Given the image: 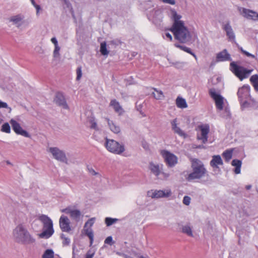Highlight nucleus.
<instances>
[{"mask_svg": "<svg viewBox=\"0 0 258 258\" xmlns=\"http://www.w3.org/2000/svg\"><path fill=\"white\" fill-rule=\"evenodd\" d=\"M38 219L43 223V229L42 232L37 235L40 238H49L54 233L52 221L48 216L43 214L39 216Z\"/></svg>", "mask_w": 258, "mask_h": 258, "instance_id": "f257e3e1", "label": "nucleus"}, {"mask_svg": "<svg viewBox=\"0 0 258 258\" xmlns=\"http://www.w3.org/2000/svg\"><path fill=\"white\" fill-rule=\"evenodd\" d=\"M170 31L174 34L175 39L181 43H186L190 41L191 36L187 28L182 25H178L176 24L172 26Z\"/></svg>", "mask_w": 258, "mask_h": 258, "instance_id": "f03ea898", "label": "nucleus"}, {"mask_svg": "<svg viewBox=\"0 0 258 258\" xmlns=\"http://www.w3.org/2000/svg\"><path fill=\"white\" fill-rule=\"evenodd\" d=\"M191 168L192 172L188 174V180L200 179L204 177L207 172L203 162L197 159H192Z\"/></svg>", "mask_w": 258, "mask_h": 258, "instance_id": "7ed1b4c3", "label": "nucleus"}, {"mask_svg": "<svg viewBox=\"0 0 258 258\" xmlns=\"http://www.w3.org/2000/svg\"><path fill=\"white\" fill-rule=\"evenodd\" d=\"M17 242H35V238L22 224H19L13 231Z\"/></svg>", "mask_w": 258, "mask_h": 258, "instance_id": "20e7f679", "label": "nucleus"}, {"mask_svg": "<svg viewBox=\"0 0 258 258\" xmlns=\"http://www.w3.org/2000/svg\"><path fill=\"white\" fill-rule=\"evenodd\" d=\"M239 61H232L230 64V70L240 80L247 78L253 70H248L240 65Z\"/></svg>", "mask_w": 258, "mask_h": 258, "instance_id": "39448f33", "label": "nucleus"}, {"mask_svg": "<svg viewBox=\"0 0 258 258\" xmlns=\"http://www.w3.org/2000/svg\"><path fill=\"white\" fill-rule=\"evenodd\" d=\"M105 146L108 151L115 154H121L125 150L123 144H120L113 139H108L107 138L105 139Z\"/></svg>", "mask_w": 258, "mask_h": 258, "instance_id": "423d86ee", "label": "nucleus"}, {"mask_svg": "<svg viewBox=\"0 0 258 258\" xmlns=\"http://www.w3.org/2000/svg\"><path fill=\"white\" fill-rule=\"evenodd\" d=\"M250 88L248 85H244L238 89L237 95L242 107H247L248 106V100L250 98Z\"/></svg>", "mask_w": 258, "mask_h": 258, "instance_id": "0eeeda50", "label": "nucleus"}, {"mask_svg": "<svg viewBox=\"0 0 258 258\" xmlns=\"http://www.w3.org/2000/svg\"><path fill=\"white\" fill-rule=\"evenodd\" d=\"M209 94L214 100L217 109L219 110H223L224 98L220 94L217 93L214 88L209 90Z\"/></svg>", "mask_w": 258, "mask_h": 258, "instance_id": "6e6552de", "label": "nucleus"}, {"mask_svg": "<svg viewBox=\"0 0 258 258\" xmlns=\"http://www.w3.org/2000/svg\"><path fill=\"white\" fill-rule=\"evenodd\" d=\"M171 195L170 189L157 190L152 189L147 192V195L149 197L154 199H159L162 198H168Z\"/></svg>", "mask_w": 258, "mask_h": 258, "instance_id": "1a4fd4ad", "label": "nucleus"}, {"mask_svg": "<svg viewBox=\"0 0 258 258\" xmlns=\"http://www.w3.org/2000/svg\"><path fill=\"white\" fill-rule=\"evenodd\" d=\"M49 150L54 159L65 163H68V159L64 151L60 150L57 147H51Z\"/></svg>", "mask_w": 258, "mask_h": 258, "instance_id": "9d476101", "label": "nucleus"}, {"mask_svg": "<svg viewBox=\"0 0 258 258\" xmlns=\"http://www.w3.org/2000/svg\"><path fill=\"white\" fill-rule=\"evenodd\" d=\"M10 122L12 125L13 130L17 135H21L26 138H31L29 133L22 128L20 124L14 119H11Z\"/></svg>", "mask_w": 258, "mask_h": 258, "instance_id": "9b49d317", "label": "nucleus"}, {"mask_svg": "<svg viewBox=\"0 0 258 258\" xmlns=\"http://www.w3.org/2000/svg\"><path fill=\"white\" fill-rule=\"evenodd\" d=\"M53 102L57 106L61 107L63 109H68L69 108L64 95L62 92L58 91L55 93Z\"/></svg>", "mask_w": 258, "mask_h": 258, "instance_id": "f8f14e48", "label": "nucleus"}, {"mask_svg": "<svg viewBox=\"0 0 258 258\" xmlns=\"http://www.w3.org/2000/svg\"><path fill=\"white\" fill-rule=\"evenodd\" d=\"M162 155L169 167H172L177 164V158L173 154L164 150L162 152Z\"/></svg>", "mask_w": 258, "mask_h": 258, "instance_id": "ddd939ff", "label": "nucleus"}, {"mask_svg": "<svg viewBox=\"0 0 258 258\" xmlns=\"http://www.w3.org/2000/svg\"><path fill=\"white\" fill-rule=\"evenodd\" d=\"M238 10L240 14L246 19L253 21L258 20V13L256 12L243 8H239Z\"/></svg>", "mask_w": 258, "mask_h": 258, "instance_id": "4468645a", "label": "nucleus"}, {"mask_svg": "<svg viewBox=\"0 0 258 258\" xmlns=\"http://www.w3.org/2000/svg\"><path fill=\"white\" fill-rule=\"evenodd\" d=\"M146 10L148 11L150 17H156L161 13V11L150 1L146 2Z\"/></svg>", "mask_w": 258, "mask_h": 258, "instance_id": "2eb2a0df", "label": "nucleus"}, {"mask_svg": "<svg viewBox=\"0 0 258 258\" xmlns=\"http://www.w3.org/2000/svg\"><path fill=\"white\" fill-rule=\"evenodd\" d=\"M59 226L63 232H69L71 230L70 222L69 218L62 215L59 219Z\"/></svg>", "mask_w": 258, "mask_h": 258, "instance_id": "dca6fc26", "label": "nucleus"}, {"mask_svg": "<svg viewBox=\"0 0 258 258\" xmlns=\"http://www.w3.org/2000/svg\"><path fill=\"white\" fill-rule=\"evenodd\" d=\"M150 95L157 100H162L164 98V95L162 91L158 90L154 88H148L147 89H146V95Z\"/></svg>", "mask_w": 258, "mask_h": 258, "instance_id": "f3484780", "label": "nucleus"}, {"mask_svg": "<svg viewBox=\"0 0 258 258\" xmlns=\"http://www.w3.org/2000/svg\"><path fill=\"white\" fill-rule=\"evenodd\" d=\"M223 29L225 31L227 36L230 41H235V36L229 22L223 24Z\"/></svg>", "mask_w": 258, "mask_h": 258, "instance_id": "a211bd4d", "label": "nucleus"}, {"mask_svg": "<svg viewBox=\"0 0 258 258\" xmlns=\"http://www.w3.org/2000/svg\"><path fill=\"white\" fill-rule=\"evenodd\" d=\"M109 105L113 107L115 112L117 113L119 115H121L124 113V111L122 107L119 104L118 101L116 99H112L110 101Z\"/></svg>", "mask_w": 258, "mask_h": 258, "instance_id": "6ab92c4d", "label": "nucleus"}, {"mask_svg": "<svg viewBox=\"0 0 258 258\" xmlns=\"http://www.w3.org/2000/svg\"><path fill=\"white\" fill-rule=\"evenodd\" d=\"M201 136H198L197 139L202 141L203 144H205L208 140V134L209 132V127L208 126L201 127Z\"/></svg>", "mask_w": 258, "mask_h": 258, "instance_id": "aec40b11", "label": "nucleus"}, {"mask_svg": "<svg viewBox=\"0 0 258 258\" xmlns=\"http://www.w3.org/2000/svg\"><path fill=\"white\" fill-rule=\"evenodd\" d=\"M162 165L155 164L153 163H150L149 165V169L151 171L152 173H153L158 178L162 179V177H159L158 176L160 175L162 170Z\"/></svg>", "mask_w": 258, "mask_h": 258, "instance_id": "412c9836", "label": "nucleus"}, {"mask_svg": "<svg viewBox=\"0 0 258 258\" xmlns=\"http://www.w3.org/2000/svg\"><path fill=\"white\" fill-rule=\"evenodd\" d=\"M217 61H223L226 60H231L230 55L228 53L226 49L223 50L217 54L216 57Z\"/></svg>", "mask_w": 258, "mask_h": 258, "instance_id": "4be33fe9", "label": "nucleus"}, {"mask_svg": "<svg viewBox=\"0 0 258 258\" xmlns=\"http://www.w3.org/2000/svg\"><path fill=\"white\" fill-rule=\"evenodd\" d=\"M223 164V161L220 155H214L212 157V159L210 161V164L213 168H218V165H222Z\"/></svg>", "mask_w": 258, "mask_h": 258, "instance_id": "5701e85b", "label": "nucleus"}, {"mask_svg": "<svg viewBox=\"0 0 258 258\" xmlns=\"http://www.w3.org/2000/svg\"><path fill=\"white\" fill-rule=\"evenodd\" d=\"M176 121L177 120L175 118L172 120V121L171 122L172 130L174 131L175 133L178 134L179 136L185 137V134L179 127L177 126Z\"/></svg>", "mask_w": 258, "mask_h": 258, "instance_id": "b1692460", "label": "nucleus"}, {"mask_svg": "<svg viewBox=\"0 0 258 258\" xmlns=\"http://www.w3.org/2000/svg\"><path fill=\"white\" fill-rule=\"evenodd\" d=\"M171 14L172 18L174 20V23L172 26H174L176 24L178 25H182L184 24V22L182 21H180V19L181 18V16L176 13V12L174 10H171Z\"/></svg>", "mask_w": 258, "mask_h": 258, "instance_id": "393cba45", "label": "nucleus"}, {"mask_svg": "<svg viewBox=\"0 0 258 258\" xmlns=\"http://www.w3.org/2000/svg\"><path fill=\"white\" fill-rule=\"evenodd\" d=\"M231 165L235 167L234 170V173L235 174H239L240 173L241 167L242 165L241 161L238 159H234L231 162Z\"/></svg>", "mask_w": 258, "mask_h": 258, "instance_id": "a878e982", "label": "nucleus"}, {"mask_svg": "<svg viewBox=\"0 0 258 258\" xmlns=\"http://www.w3.org/2000/svg\"><path fill=\"white\" fill-rule=\"evenodd\" d=\"M108 124L111 131L115 134H118L120 132V129L119 126L116 125L113 121L107 119Z\"/></svg>", "mask_w": 258, "mask_h": 258, "instance_id": "bb28decb", "label": "nucleus"}, {"mask_svg": "<svg viewBox=\"0 0 258 258\" xmlns=\"http://www.w3.org/2000/svg\"><path fill=\"white\" fill-rule=\"evenodd\" d=\"M145 102V101H144L143 102H141L140 101H138L136 103V108L137 110L139 111L143 116H145V109L144 106Z\"/></svg>", "mask_w": 258, "mask_h": 258, "instance_id": "cd10ccee", "label": "nucleus"}, {"mask_svg": "<svg viewBox=\"0 0 258 258\" xmlns=\"http://www.w3.org/2000/svg\"><path fill=\"white\" fill-rule=\"evenodd\" d=\"M176 104L177 106L180 108H185L187 107L185 100L180 97L176 98Z\"/></svg>", "mask_w": 258, "mask_h": 258, "instance_id": "c85d7f7f", "label": "nucleus"}, {"mask_svg": "<svg viewBox=\"0 0 258 258\" xmlns=\"http://www.w3.org/2000/svg\"><path fill=\"white\" fill-rule=\"evenodd\" d=\"M23 18L21 17L20 15H17L14 16H12L10 18V21L12 22L15 24H17V26L19 27L21 25V24H19Z\"/></svg>", "mask_w": 258, "mask_h": 258, "instance_id": "c756f323", "label": "nucleus"}, {"mask_svg": "<svg viewBox=\"0 0 258 258\" xmlns=\"http://www.w3.org/2000/svg\"><path fill=\"white\" fill-rule=\"evenodd\" d=\"M250 81L253 86L255 90L258 91V75H252L250 78Z\"/></svg>", "mask_w": 258, "mask_h": 258, "instance_id": "7c9ffc66", "label": "nucleus"}, {"mask_svg": "<svg viewBox=\"0 0 258 258\" xmlns=\"http://www.w3.org/2000/svg\"><path fill=\"white\" fill-rule=\"evenodd\" d=\"M100 52L103 56H107L108 54L109 51L107 49L106 43L105 41L101 43Z\"/></svg>", "mask_w": 258, "mask_h": 258, "instance_id": "2f4dec72", "label": "nucleus"}, {"mask_svg": "<svg viewBox=\"0 0 258 258\" xmlns=\"http://www.w3.org/2000/svg\"><path fill=\"white\" fill-rule=\"evenodd\" d=\"M119 219L111 217H106L104 220L105 223L107 227H109L118 221Z\"/></svg>", "mask_w": 258, "mask_h": 258, "instance_id": "473e14b6", "label": "nucleus"}, {"mask_svg": "<svg viewBox=\"0 0 258 258\" xmlns=\"http://www.w3.org/2000/svg\"><path fill=\"white\" fill-rule=\"evenodd\" d=\"M42 258H54V252L51 249H46L42 255Z\"/></svg>", "mask_w": 258, "mask_h": 258, "instance_id": "72a5a7b5", "label": "nucleus"}, {"mask_svg": "<svg viewBox=\"0 0 258 258\" xmlns=\"http://www.w3.org/2000/svg\"><path fill=\"white\" fill-rule=\"evenodd\" d=\"M70 215L73 219L78 221L81 216V212L79 210H73Z\"/></svg>", "mask_w": 258, "mask_h": 258, "instance_id": "f704fd0d", "label": "nucleus"}, {"mask_svg": "<svg viewBox=\"0 0 258 258\" xmlns=\"http://www.w3.org/2000/svg\"><path fill=\"white\" fill-rule=\"evenodd\" d=\"M222 156L226 162H229L232 157V151L226 150L223 153Z\"/></svg>", "mask_w": 258, "mask_h": 258, "instance_id": "c9c22d12", "label": "nucleus"}, {"mask_svg": "<svg viewBox=\"0 0 258 258\" xmlns=\"http://www.w3.org/2000/svg\"><path fill=\"white\" fill-rule=\"evenodd\" d=\"M84 230L85 232V234L89 238L90 242H93L94 241V234L91 228H84Z\"/></svg>", "mask_w": 258, "mask_h": 258, "instance_id": "e433bc0d", "label": "nucleus"}, {"mask_svg": "<svg viewBox=\"0 0 258 258\" xmlns=\"http://www.w3.org/2000/svg\"><path fill=\"white\" fill-rule=\"evenodd\" d=\"M175 46L177 47L180 48L181 50L191 54L192 56H194L196 59H197L196 55L191 51V49L185 46H182L180 45H175Z\"/></svg>", "mask_w": 258, "mask_h": 258, "instance_id": "4c0bfd02", "label": "nucleus"}, {"mask_svg": "<svg viewBox=\"0 0 258 258\" xmlns=\"http://www.w3.org/2000/svg\"><path fill=\"white\" fill-rule=\"evenodd\" d=\"M182 231L183 233L186 234L187 235L192 236V232L191 227L188 225H185L182 227Z\"/></svg>", "mask_w": 258, "mask_h": 258, "instance_id": "58836bf2", "label": "nucleus"}, {"mask_svg": "<svg viewBox=\"0 0 258 258\" xmlns=\"http://www.w3.org/2000/svg\"><path fill=\"white\" fill-rule=\"evenodd\" d=\"M1 131L7 134L11 133V126L8 122H5L2 125Z\"/></svg>", "mask_w": 258, "mask_h": 258, "instance_id": "ea45409f", "label": "nucleus"}, {"mask_svg": "<svg viewBox=\"0 0 258 258\" xmlns=\"http://www.w3.org/2000/svg\"><path fill=\"white\" fill-rule=\"evenodd\" d=\"M96 252L94 248H91L85 254V258H93Z\"/></svg>", "mask_w": 258, "mask_h": 258, "instance_id": "a19ab883", "label": "nucleus"}, {"mask_svg": "<svg viewBox=\"0 0 258 258\" xmlns=\"http://www.w3.org/2000/svg\"><path fill=\"white\" fill-rule=\"evenodd\" d=\"M221 116L226 119L230 118V110L228 108H225L224 110V112L221 114Z\"/></svg>", "mask_w": 258, "mask_h": 258, "instance_id": "79ce46f5", "label": "nucleus"}, {"mask_svg": "<svg viewBox=\"0 0 258 258\" xmlns=\"http://www.w3.org/2000/svg\"><path fill=\"white\" fill-rule=\"evenodd\" d=\"M76 73H77L76 80L79 81L80 80V79L81 78L82 76L81 67H79L77 68V70H76Z\"/></svg>", "mask_w": 258, "mask_h": 258, "instance_id": "37998d69", "label": "nucleus"}, {"mask_svg": "<svg viewBox=\"0 0 258 258\" xmlns=\"http://www.w3.org/2000/svg\"><path fill=\"white\" fill-rule=\"evenodd\" d=\"M95 218H92L89 219L85 224L84 228H86L87 226L90 227H92L94 223Z\"/></svg>", "mask_w": 258, "mask_h": 258, "instance_id": "c03bdc74", "label": "nucleus"}, {"mask_svg": "<svg viewBox=\"0 0 258 258\" xmlns=\"http://www.w3.org/2000/svg\"><path fill=\"white\" fill-rule=\"evenodd\" d=\"M172 65L174 66L177 69H182L184 65V63L183 62L176 61L175 62H172Z\"/></svg>", "mask_w": 258, "mask_h": 258, "instance_id": "a18cd8bd", "label": "nucleus"}, {"mask_svg": "<svg viewBox=\"0 0 258 258\" xmlns=\"http://www.w3.org/2000/svg\"><path fill=\"white\" fill-rule=\"evenodd\" d=\"M191 199L188 196H184L183 199V203L186 206H188L190 204Z\"/></svg>", "mask_w": 258, "mask_h": 258, "instance_id": "49530a36", "label": "nucleus"}, {"mask_svg": "<svg viewBox=\"0 0 258 258\" xmlns=\"http://www.w3.org/2000/svg\"><path fill=\"white\" fill-rule=\"evenodd\" d=\"M59 50H60V47L58 46V45L55 46L54 50L53 51L54 57H57V55H59Z\"/></svg>", "mask_w": 258, "mask_h": 258, "instance_id": "de8ad7c7", "label": "nucleus"}, {"mask_svg": "<svg viewBox=\"0 0 258 258\" xmlns=\"http://www.w3.org/2000/svg\"><path fill=\"white\" fill-rule=\"evenodd\" d=\"M60 238L63 241V242H70V239L68 237H66V235L61 233L60 234Z\"/></svg>", "mask_w": 258, "mask_h": 258, "instance_id": "09e8293b", "label": "nucleus"}, {"mask_svg": "<svg viewBox=\"0 0 258 258\" xmlns=\"http://www.w3.org/2000/svg\"><path fill=\"white\" fill-rule=\"evenodd\" d=\"M73 210H72L71 208L68 207V208H66L62 210L61 212L65 213L66 214H70L71 215Z\"/></svg>", "mask_w": 258, "mask_h": 258, "instance_id": "8fccbe9b", "label": "nucleus"}, {"mask_svg": "<svg viewBox=\"0 0 258 258\" xmlns=\"http://www.w3.org/2000/svg\"><path fill=\"white\" fill-rule=\"evenodd\" d=\"M88 169L89 173L93 175H97L99 174V173L96 172L92 167H88Z\"/></svg>", "mask_w": 258, "mask_h": 258, "instance_id": "3c124183", "label": "nucleus"}, {"mask_svg": "<svg viewBox=\"0 0 258 258\" xmlns=\"http://www.w3.org/2000/svg\"><path fill=\"white\" fill-rule=\"evenodd\" d=\"M8 108V105L6 102H3L0 100V108Z\"/></svg>", "mask_w": 258, "mask_h": 258, "instance_id": "603ef678", "label": "nucleus"}, {"mask_svg": "<svg viewBox=\"0 0 258 258\" xmlns=\"http://www.w3.org/2000/svg\"><path fill=\"white\" fill-rule=\"evenodd\" d=\"M90 123L91 124V128L96 129L97 128V123L95 121H94L93 120H90Z\"/></svg>", "mask_w": 258, "mask_h": 258, "instance_id": "864d4df0", "label": "nucleus"}, {"mask_svg": "<svg viewBox=\"0 0 258 258\" xmlns=\"http://www.w3.org/2000/svg\"><path fill=\"white\" fill-rule=\"evenodd\" d=\"M36 10V15L38 16L39 15V11L41 10V7L40 5L36 4L34 6Z\"/></svg>", "mask_w": 258, "mask_h": 258, "instance_id": "5fc2aeb1", "label": "nucleus"}, {"mask_svg": "<svg viewBox=\"0 0 258 258\" xmlns=\"http://www.w3.org/2000/svg\"><path fill=\"white\" fill-rule=\"evenodd\" d=\"M78 250L76 248V245L74 244L73 246V258H75V254H76V252H78Z\"/></svg>", "mask_w": 258, "mask_h": 258, "instance_id": "6e6d98bb", "label": "nucleus"}, {"mask_svg": "<svg viewBox=\"0 0 258 258\" xmlns=\"http://www.w3.org/2000/svg\"><path fill=\"white\" fill-rule=\"evenodd\" d=\"M51 41L52 42V43L54 44V46L58 45V42H57V39H56V38L55 37H52L51 39Z\"/></svg>", "mask_w": 258, "mask_h": 258, "instance_id": "4d7b16f0", "label": "nucleus"}, {"mask_svg": "<svg viewBox=\"0 0 258 258\" xmlns=\"http://www.w3.org/2000/svg\"><path fill=\"white\" fill-rule=\"evenodd\" d=\"M243 54H245V55H246L248 57H251L252 58H254L255 57V56L254 55L249 53L248 52H247L246 51H243Z\"/></svg>", "mask_w": 258, "mask_h": 258, "instance_id": "13d9d810", "label": "nucleus"}, {"mask_svg": "<svg viewBox=\"0 0 258 258\" xmlns=\"http://www.w3.org/2000/svg\"><path fill=\"white\" fill-rule=\"evenodd\" d=\"M118 44H119V41H116V40H111L109 42V44H111V45L116 46V45H118Z\"/></svg>", "mask_w": 258, "mask_h": 258, "instance_id": "bf43d9fd", "label": "nucleus"}, {"mask_svg": "<svg viewBox=\"0 0 258 258\" xmlns=\"http://www.w3.org/2000/svg\"><path fill=\"white\" fill-rule=\"evenodd\" d=\"M104 242H114L111 236H108L105 240Z\"/></svg>", "mask_w": 258, "mask_h": 258, "instance_id": "052dcab7", "label": "nucleus"}, {"mask_svg": "<svg viewBox=\"0 0 258 258\" xmlns=\"http://www.w3.org/2000/svg\"><path fill=\"white\" fill-rule=\"evenodd\" d=\"M165 35L166 37L167 38H168L170 41L172 40V37L171 35L169 33L166 32V33H165Z\"/></svg>", "mask_w": 258, "mask_h": 258, "instance_id": "680f3d73", "label": "nucleus"}, {"mask_svg": "<svg viewBox=\"0 0 258 258\" xmlns=\"http://www.w3.org/2000/svg\"><path fill=\"white\" fill-rule=\"evenodd\" d=\"M160 174H161L163 176V178H167L169 176V174H168L164 173V172H163L162 171H161V173Z\"/></svg>", "mask_w": 258, "mask_h": 258, "instance_id": "e2e57ef3", "label": "nucleus"}, {"mask_svg": "<svg viewBox=\"0 0 258 258\" xmlns=\"http://www.w3.org/2000/svg\"><path fill=\"white\" fill-rule=\"evenodd\" d=\"M30 1L33 6H34L35 5H36L37 4L35 3L34 0H30Z\"/></svg>", "mask_w": 258, "mask_h": 258, "instance_id": "0e129e2a", "label": "nucleus"}, {"mask_svg": "<svg viewBox=\"0 0 258 258\" xmlns=\"http://www.w3.org/2000/svg\"><path fill=\"white\" fill-rule=\"evenodd\" d=\"M251 186L250 185H247L246 186L245 188L247 190H249L251 188Z\"/></svg>", "mask_w": 258, "mask_h": 258, "instance_id": "69168bd1", "label": "nucleus"}, {"mask_svg": "<svg viewBox=\"0 0 258 258\" xmlns=\"http://www.w3.org/2000/svg\"><path fill=\"white\" fill-rule=\"evenodd\" d=\"M6 163L7 165H12L11 162L9 160L6 161Z\"/></svg>", "mask_w": 258, "mask_h": 258, "instance_id": "338daca9", "label": "nucleus"}, {"mask_svg": "<svg viewBox=\"0 0 258 258\" xmlns=\"http://www.w3.org/2000/svg\"><path fill=\"white\" fill-rule=\"evenodd\" d=\"M197 148L199 149L204 148V146L203 145H199V146L197 147Z\"/></svg>", "mask_w": 258, "mask_h": 258, "instance_id": "774afa93", "label": "nucleus"}]
</instances>
